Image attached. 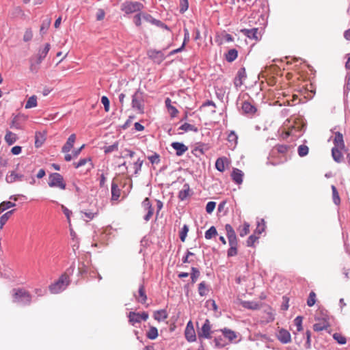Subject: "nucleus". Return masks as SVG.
Returning <instances> with one entry per match:
<instances>
[{
    "mask_svg": "<svg viewBox=\"0 0 350 350\" xmlns=\"http://www.w3.org/2000/svg\"><path fill=\"white\" fill-rule=\"evenodd\" d=\"M225 230L226 231V236L228 240L229 249L227 252L228 257H232L237 255L238 239L233 228L230 224H226Z\"/></svg>",
    "mask_w": 350,
    "mask_h": 350,
    "instance_id": "nucleus-1",
    "label": "nucleus"
},
{
    "mask_svg": "<svg viewBox=\"0 0 350 350\" xmlns=\"http://www.w3.org/2000/svg\"><path fill=\"white\" fill-rule=\"evenodd\" d=\"M13 301L23 306L29 305L31 302V294L23 288H14L12 290Z\"/></svg>",
    "mask_w": 350,
    "mask_h": 350,
    "instance_id": "nucleus-2",
    "label": "nucleus"
},
{
    "mask_svg": "<svg viewBox=\"0 0 350 350\" xmlns=\"http://www.w3.org/2000/svg\"><path fill=\"white\" fill-rule=\"evenodd\" d=\"M5 180L8 183H13L16 181H23V180H29V183L33 185L35 183V178L30 173L23 174L21 172H17L14 170L10 171L8 172L5 177Z\"/></svg>",
    "mask_w": 350,
    "mask_h": 350,
    "instance_id": "nucleus-3",
    "label": "nucleus"
},
{
    "mask_svg": "<svg viewBox=\"0 0 350 350\" xmlns=\"http://www.w3.org/2000/svg\"><path fill=\"white\" fill-rule=\"evenodd\" d=\"M132 107L138 113H144V93L138 89L132 96Z\"/></svg>",
    "mask_w": 350,
    "mask_h": 350,
    "instance_id": "nucleus-4",
    "label": "nucleus"
},
{
    "mask_svg": "<svg viewBox=\"0 0 350 350\" xmlns=\"http://www.w3.org/2000/svg\"><path fill=\"white\" fill-rule=\"evenodd\" d=\"M69 282L68 276L66 274H63L57 281L49 286V291L53 294L59 293L66 289Z\"/></svg>",
    "mask_w": 350,
    "mask_h": 350,
    "instance_id": "nucleus-5",
    "label": "nucleus"
},
{
    "mask_svg": "<svg viewBox=\"0 0 350 350\" xmlns=\"http://www.w3.org/2000/svg\"><path fill=\"white\" fill-rule=\"evenodd\" d=\"M48 185L50 187H57L64 190L66 189V183L63 176L57 172L52 173L49 175Z\"/></svg>",
    "mask_w": 350,
    "mask_h": 350,
    "instance_id": "nucleus-6",
    "label": "nucleus"
},
{
    "mask_svg": "<svg viewBox=\"0 0 350 350\" xmlns=\"http://www.w3.org/2000/svg\"><path fill=\"white\" fill-rule=\"evenodd\" d=\"M144 8L142 3L138 1H125L121 5V10L126 14L141 11Z\"/></svg>",
    "mask_w": 350,
    "mask_h": 350,
    "instance_id": "nucleus-7",
    "label": "nucleus"
},
{
    "mask_svg": "<svg viewBox=\"0 0 350 350\" xmlns=\"http://www.w3.org/2000/svg\"><path fill=\"white\" fill-rule=\"evenodd\" d=\"M127 317L129 323L135 326L136 323H140L142 321H146L148 319V314L146 312L141 314L135 312H130Z\"/></svg>",
    "mask_w": 350,
    "mask_h": 350,
    "instance_id": "nucleus-8",
    "label": "nucleus"
},
{
    "mask_svg": "<svg viewBox=\"0 0 350 350\" xmlns=\"http://www.w3.org/2000/svg\"><path fill=\"white\" fill-rule=\"evenodd\" d=\"M212 333L210 321L206 319L202 327L198 331V338L200 340L202 338H211Z\"/></svg>",
    "mask_w": 350,
    "mask_h": 350,
    "instance_id": "nucleus-9",
    "label": "nucleus"
},
{
    "mask_svg": "<svg viewBox=\"0 0 350 350\" xmlns=\"http://www.w3.org/2000/svg\"><path fill=\"white\" fill-rule=\"evenodd\" d=\"M142 206L144 210L146 212V214L144 217V219L146 221H148L151 219L154 213V208H152L150 199L148 198H146L143 200Z\"/></svg>",
    "mask_w": 350,
    "mask_h": 350,
    "instance_id": "nucleus-10",
    "label": "nucleus"
},
{
    "mask_svg": "<svg viewBox=\"0 0 350 350\" xmlns=\"http://www.w3.org/2000/svg\"><path fill=\"white\" fill-rule=\"evenodd\" d=\"M148 55L152 60H153L154 62L158 64H161L165 58L161 51H157L155 49H150L148 51Z\"/></svg>",
    "mask_w": 350,
    "mask_h": 350,
    "instance_id": "nucleus-11",
    "label": "nucleus"
},
{
    "mask_svg": "<svg viewBox=\"0 0 350 350\" xmlns=\"http://www.w3.org/2000/svg\"><path fill=\"white\" fill-rule=\"evenodd\" d=\"M241 32L250 39L254 40H259L261 39V34L258 28L243 29L241 30Z\"/></svg>",
    "mask_w": 350,
    "mask_h": 350,
    "instance_id": "nucleus-12",
    "label": "nucleus"
},
{
    "mask_svg": "<svg viewBox=\"0 0 350 350\" xmlns=\"http://www.w3.org/2000/svg\"><path fill=\"white\" fill-rule=\"evenodd\" d=\"M143 18L148 23H150L154 25L157 27H159L161 28H163L165 29L170 30V28L167 25L163 23L162 21L153 18V16H151L150 14H144Z\"/></svg>",
    "mask_w": 350,
    "mask_h": 350,
    "instance_id": "nucleus-13",
    "label": "nucleus"
},
{
    "mask_svg": "<svg viewBox=\"0 0 350 350\" xmlns=\"http://www.w3.org/2000/svg\"><path fill=\"white\" fill-rule=\"evenodd\" d=\"M51 45L49 43H46L43 48H40L37 54V59L36 61V64L37 65L40 64L42 60L46 57L49 51H50Z\"/></svg>",
    "mask_w": 350,
    "mask_h": 350,
    "instance_id": "nucleus-14",
    "label": "nucleus"
},
{
    "mask_svg": "<svg viewBox=\"0 0 350 350\" xmlns=\"http://www.w3.org/2000/svg\"><path fill=\"white\" fill-rule=\"evenodd\" d=\"M246 71L245 68H241L237 74L234 79V85L236 87H240L243 84V81L246 78Z\"/></svg>",
    "mask_w": 350,
    "mask_h": 350,
    "instance_id": "nucleus-15",
    "label": "nucleus"
},
{
    "mask_svg": "<svg viewBox=\"0 0 350 350\" xmlns=\"http://www.w3.org/2000/svg\"><path fill=\"white\" fill-rule=\"evenodd\" d=\"M76 140V135L72 134L70 135V137L68 138L67 142L66 144L63 146L62 148V152L64 153H68L73 147L74 144Z\"/></svg>",
    "mask_w": 350,
    "mask_h": 350,
    "instance_id": "nucleus-16",
    "label": "nucleus"
},
{
    "mask_svg": "<svg viewBox=\"0 0 350 350\" xmlns=\"http://www.w3.org/2000/svg\"><path fill=\"white\" fill-rule=\"evenodd\" d=\"M136 300L142 304H145L147 301V295L146 294L144 284H141L138 289V295H134Z\"/></svg>",
    "mask_w": 350,
    "mask_h": 350,
    "instance_id": "nucleus-17",
    "label": "nucleus"
},
{
    "mask_svg": "<svg viewBox=\"0 0 350 350\" xmlns=\"http://www.w3.org/2000/svg\"><path fill=\"white\" fill-rule=\"evenodd\" d=\"M191 194L192 191L190 189L189 184L185 183L184 184L183 189L178 193V198L180 200L183 201L186 200Z\"/></svg>",
    "mask_w": 350,
    "mask_h": 350,
    "instance_id": "nucleus-18",
    "label": "nucleus"
},
{
    "mask_svg": "<svg viewBox=\"0 0 350 350\" xmlns=\"http://www.w3.org/2000/svg\"><path fill=\"white\" fill-rule=\"evenodd\" d=\"M171 146L176 150L177 156L183 155L188 150V148L180 142H173Z\"/></svg>",
    "mask_w": 350,
    "mask_h": 350,
    "instance_id": "nucleus-19",
    "label": "nucleus"
},
{
    "mask_svg": "<svg viewBox=\"0 0 350 350\" xmlns=\"http://www.w3.org/2000/svg\"><path fill=\"white\" fill-rule=\"evenodd\" d=\"M278 338L281 342L284 344L288 343L291 342V339L290 333L284 329H282L279 331Z\"/></svg>",
    "mask_w": 350,
    "mask_h": 350,
    "instance_id": "nucleus-20",
    "label": "nucleus"
},
{
    "mask_svg": "<svg viewBox=\"0 0 350 350\" xmlns=\"http://www.w3.org/2000/svg\"><path fill=\"white\" fill-rule=\"evenodd\" d=\"M334 147H337L340 149L345 148V142L343 139V135L340 132H335V136L334 138Z\"/></svg>",
    "mask_w": 350,
    "mask_h": 350,
    "instance_id": "nucleus-21",
    "label": "nucleus"
},
{
    "mask_svg": "<svg viewBox=\"0 0 350 350\" xmlns=\"http://www.w3.org/2000/svg\"><path fill=\"white\" fill-rule=\"evenodd\" d=\"M232 178L234 183L238 185H240L243 182V173L241 170L235 168L233 170L232 174Z\"/></svg>",
    "mask_w": 350,
    "mask_h": 350,
    "instance_id": "nucleus-22",
    "label": "nucleus"
},
{
    "mask_svg": "<svg viewBox=\"0 0 350 350\" xmlns=\"http://www.w3.org/2000/svg\"><path fill=\"white\" fill-rule=\"evenodd\" d=\"M120 196V189L118 188V184L114 181L111 183V200H118Z\"/></svg>",
    "mask_w": 350,
    "mask_h": 350,
    "instance_id": "nucleus-23",
    "label": "nucleus"
},
{
    "mask_svg": "<svg viewBox=\"0 0 350 350\" xmlns=\"http://www.w3.org/2000/svg\"><path fill=\"white\" fill-rule=\"evenodd\" d=\"M241 108L245 113L249 114L254 113L256 110L255 107L247 101H244L243 103Z\"/></svg>",
    "mask_w": 350,
    "mask_h": 350,
    "instance_id": "nucleus-24",
    "label": "nucleus"
},
{
    "mask_svg": "<svg viewBox=\"0 0 350 350\" xmlns=\"http://www.w3.org/2000/svg\"><path fill=\"white\" fill-rule=\"evenodd\" d=\"M221 332H222L224 337L228 339L230 342H232L237 336L234 331L228 328H224L221 329Z\"/></svg>",
    "mask_w": 350,
    "mask_h": 350,
    "instance_id": "nucleus-25",
    "label": "nucleus"
},
{
    "mask_svg": "<svg viewBox=\"0 0 350 350\" xmlns=\"http://www.w3.org/2000/svg\"><path fill=\"white\" fill-rule=\"evenodd\" d=\"M241 304L243 308L247 309L257 310L259 308V304L256 301H243Z\"/></svg>",
    "mask_w": 350,
    "mask_h": 350,
    "instance_id": "nucleus-26",
    "label": "nucleus"
},
{
    "mask_svg": "<svg viewBox=\"0 0 350 350\" xmlns=\"http://www.w3.org/2000/svg\"><path fill=\"white\" fill-rule=\"evenodd\" d=\"M332 156L333 159L337 162L340 163L342 159V154L341 153L340 148L337 147H333L332 149Z\"/></svg>",
    "mask_w": 350,
    "mask_h": 350,
    "instance_id": "nucleus-27",
    "label": "nucleus"
},
{
    "mask_svg": "<svg viewBox=\"0 0 350 350\" xmlns=\"http://www.w3.org/2000/svg\"><path fill=\"white\" fill-rule=\"evenodd\" d=\"M227 162V159L225 157L218 158L215 162V167L216 169L222 172L225 170V165Z\"/></svg>",
    "mask_w": 350,
    "mask_h": 350,
    "instance_id": "nucleus-28",
    "label": "nucleus"
},
{
    "mask_svg": "<svg viewBox=\"0 0 350 350\" xmlns=\"http://www.w3.org/2000/svg\"><path fill=\"white\" fill-rule=\"evenodd\" d=\"M35 138V146L37 148L40 147L44 144L46 139L44 134L40 132L36 133Z\"/></svg>",
    "mask_w": 350,
    "mask_h": 350,
    "instance_id": "nucleus-29",
    "label": "nucleus"
},
{
    "mask_svg": "<svg viewBox=\"0 0 350 350\" xmlns=\"http://www.w3.org/2000/svg\"><path fill=\"white\" fill-rule=\"evenodd\" d=\"M237 56L238 51L234 49H232L226 54V59L228 62H232L237 58Z\"/></svg>",
    "mask_w": 350,
    "mask_h": 350,
    "instance_id": "nucleus-30",
    "label": "nucleus"
},
{
    "mask_svg": "<svg viewBox=\"0 0 350 350\" xmlns=\"http://www.w3.org/2000/svg\"><path fill=\"white\" fill-rule=\"evenodd\" d=\"M154 318L158 321H164L167 318V314L165 310H160L154 312Z\"/></svg>",
    "mask_w": 350,
    "mask_h": 350,
    "instance_id": "nucleus-31",
    "label": "nucleus"
},
{
    "mask_svg": "<svg viewBox=\"0 0 350 350\" xmlns=\"http://www.w3.org/2000/svg\"><path fill=\"white\" fill-rule=\"evenodd\" d=\"M185 336L188 342H194L196 340L195 329H185Z\"/></svg>",
    "mask_w": 350,
    "mask_h": 350,
    "instance_id": "nucleus-32",
    "label": "nucleus"
},
{
    "mask_svg": "<svg viewBox=\"0 0 350 350\" xmlns=\"http://www.w3.org/2000/svg\"><path fill=\"white\" fill-rule=\"evenodd\" d=\"M240 237H243L250 232V224L247 222H244L243 226L238 228Z\"/></svg>",
    "mask_w": 350,
    "mask_h": 350,
    "instance_id": "nucleus-33",
    "label": "nucleus"
},
{
    "mask_svg": "<svg viewBox=\"0 0 350 350\" xmlns=\"http://www.w3.org/2000/svg\"><path fill=\"white\" fill-rule=\"evenodd\" d=\"M14 210H11L4 213L0 218V229L3 228L7 221L9 219L10 216L13 214Z\"/></svg>",
    "mask_w": 350,
    "mask_h": 350,
    "instance_id": "nucleus-34",
    "label": "nucleus"
},
{
    "mask_svg": "<svg viewBox=\"0 0 350 350\" xmlns=\"http://www.w3.org/2000/svg\"><path fill=\"white\" fill-rule=\"evenodd\" d=\"M16 134L10 132V131H8L5 134V142L8 144V145H12L13 144L15 143V142L16 141Z\"/></svg>",
    "mask_w": 350,
    "mask_h": 350,
    "instance_id": "nucleus-35",
    "label": "nucleus"
},
{
    "mask_svg": "<svg viewBox=\"0 0 350 350\" xmlns=\"http://www.w3.org/2000/svg\"><path fill=\"white\" fill-rule=\"evenodd\" d=\"M37 106V97L34 95L31 96L27 100L25 104V109H31Z\"/></svg>",
    "mask_w": 350,
    "mask_h": 350,
    "instance_id": "nucleus-36",
    "label": "nucleus"
},
{
    "mask_svg": "<svg viewBox=\"0 0 350 350\" xmlns=\"http://www.w3.org/2000/svg\"><path fill=\"white\" fill-rule=\"evenodd\" d=\"M208 289L204 281L198 284V293L200 296L203 297L207 295Z\"/></svg>",
    "mask_w": 350,
    "mask_h": 350,
    "instance_id": "nucleus-37",
    "label": "nucleus"
},
{
    "mask_svg": "<svg viewBox=\"0 0 350 350\" xmlns=\"http://www.w3.org/2000/svg\"><path fill=\"white\" fill-rule=\"evenodd\" d=\"M16 206V204L10 201H5L0 204V213H3L5 210L12 208Z\"/></svg>",
    "mask_w": 350,
    "mask_h": 350,
    "instance_id": "nucleus-38",
    "label": "nucleus"
},
{
    "mask_svg": "<svg viewBox=\"0 0 350 350\" xmlns=\"http://www.w3.org/2000/svg\"><path fill=\"white\" fill-rule=\"evenodd\" d=\"M179 129L180 130H183L184 131H194V132H198V129L197 127H196L194 125H192L191 124H189V123H185L183 124V125H181L180 127H179Z\"/></svg>",
    "mask_w": 350,
    "mask_h": 350,
    "instance_id": "nucleus-39",
    "label": "nucleus"
},
{
    "mask_svg": "<svg viewBox=\"0 0 350 350\" xmlns=\"http://www.w3.org/2000/svg\"><path fill=\"white\" fill-rule=\"evenodd\" d=\"M332 191L333 202L336 205H338L340 203V198L336 187L334 185H332Z\"/></svg>",
    "mask_w": 350,
    "mask_h": 350,
    "instance_id": "nucleus-40",
    "label": "nucleus"
},
{
    "mask_svg": "<svg viewBox=\"0 0 350 350\" xmlns=\"http://www.w3.org/2000/svg\"><path fill=\"white\" fill-rule=\"evenodd\" d=\"M328 326V323L326 322L317 323L313 325V329L315 332H320L326 329Z\"/></svg>",
    "mask_w": 350,
    "mask_h": 350,
    "instance_id": "nucleus-41",
    "label": "nucleus"
},
{
    "mask_svg": "<svg viewBox=\"0 0 350 350\" xmlns=\"http://www.w3.org/2000/svg\"><path fill=\"white\" fill-rule=\"evenodd\" d=\"M217 234V230L215 226H211L208 230L205 232V238L206 239H211L213 237Z\"/></svg>",
    "mask_w": 350,
    "mask_h": 350,
    "instance_id": "nucleus-42",
    "label": "nucleus"
},
{
    "mask_svg": "<svg viewBox=\"0 0 350 350\" xmlns=\"http://www.w3.org/2000/svg\"><path fill=\"white\" fill-rule=\"evenodd\" d=\"M144 161L140 159H137L135 162L133 163V169H134V174L137 175L141 171L142 166L143 165Z\"/></svg>",
    "mask_w": 350,
    "mask_h": 350,
    "instance_id": "nucleus-43",
    "label": "nucleus"
},
{
    "mask_svg": "<svg viewBox=\"0 0 350 350\" xmlns=\"http://www.w3.org/2000/svg\"><path fill=\"white\" fill-rule=\"evenodd\" d=\"M148 338L154 340L158 336V330L155 327H151L146 334Z\"/></svg>",
    "mask_w": 350,
    "mask_h": 350,
    "instance_id": "nucleus-44",
    "label": "nucleus"
},
{
    "mask_svg": "<svg viewBox=\"0 0 350 350\" xmlns=\"http://www.w3.org/2000/svg\"><path fill=\"white\" fill-rule=\"evenodd\" d=\"M191 282L193 284L197 281L198 278H199L200 272L198 269L193 267L191 268Z\"/></svg>",
    "mask_w": 350,
    "mask_h": 350,
    "instance_id": "nucleus-45",
    "label": "nucleus"
},
{
    "mask_svg": "<svg viewBox=\"0 0 350 350\" xmlns=\"http://www.w3.org/2000/svg\"><path fill=\"white\" fill-rule=\"evenodd\" d=\"M188 232L189 227L187 224H185L183 226L179 234L181 241L184 242L185 241Z\"/></svg>",
    "mask_w": 350,
    "mask_h": 350,
    "instance_id": "nucleus-46",
    "label": "nucleus"
},
{
    "mask_svg": "<svg viewBox=\"0 0 350 350\" xmlns=\"http://www.w3.org/2000/svg\"><path fill=\"white\" fill-rule=\"evenodd\" d=\"M148 159L152 165L158 164L160 163L161 161L160 155L157 152H154L153 154L148 156Z\"/></svg>",
    "mask_w": 350,
    "mask_h": 350,
    "instance_id": "nucleus-47",
    "label": "nucleus"
},
{
    "mask_svg": "<svg viewBox=\"0 0 350 350\" xmlns=\"http://www.w3.org/2000/svg\"><path fill=\"white\" fill-rule=\"evenodd\" d=\"M333 338H334V340H336L338 344L340 345H344L347 342V340H346V338L345 336H343L342 335H341L339 333H335L333 335Z\"/></svg>",
    "mask_w": 350,
    "mask_h": 350,
    "instance_id": "nucleus-48",
    "label": "nucleus"
},
{
    "mask_svg": "<svg viewBox=\"0 0 350 350\" xmlns=\"http://www.w3.org/2000/svg\"><path fill=\"white\" fill-rule=\"evenodd\" d=\"M308 147L306 145H300L298 147V154L300 157H304L306 156L308 154Z\"/></svg>",
    "mask_w": 350,
    "mask_h": 350,
    "instance_id": "nucleus-49",
    "label": "nucleus"
},
{
    "mask_svg": "<svg viewBox=\"0 0 350 350\" xmlns=\"http://www.w3.org/2000/svg\"><path fill=\"white\" fill-rule=\"evenodd\" d=\"M316 302V294L314 291H311L307 300V305L310 307L313 306Z\"/></svg>",
    "mask_w": 350,
    "mask_h": 350,
    "instance_id": "nucleus-50",
    "label": "nucleus"
},
{
    "mask_svg": "<svg viewBox=\"0 0 350 350\" xmlns=\"http://www.w3.org/2000/svg\"><path fill=\"white\" fill-rule=\"evenodd\" d=\"M302 320H303V318L301 316H298L294 319V324L297 327V332H300L303 329Z\"/></svg>",
    "mask_w": 350,
    "mask_h": 350,
    "instance_id": "nucleus-51",
    "label": "nucleus"
},
{
    "mask_svg": "<svg viewBox=\"0 0 350 350\" xmlns=\"http://www.w3.org/2000/svg\"><path fill=\"white\" fill-rule=\"evenodd\" d=\"M237 135L235 134L234 131H231L228 135V140L230 143H232V145L236 146L237 144Z\"/></svg>",
    "mask_w": 350,
    "mask_h": 350,
    "instance_id": "nucleus-52",
    "label": "nucleus"
},
{
    "mask_svg": "<svg viewBox=\"0 0 350 350\" xmlns=\"http://www.w3.org/2000/svg\"><path fill=\"white\" fill-rule=\"evenodd\" d=\"M180 1V12L184 13L189 8L188 0H179Z\"/></svg>",
    "mask_w": 350,
    "mask_h": 350,
    "instance_id": "nucleus-53",
    "label": "nucleus"
},
{
    "mask_svg": "<svg viewBox=\"0 0 350 350\" xmlns=\"http://www.w3.org/2000/svg\"><path fill=\"white\" fill-rule=\"evenodd\" d=\"M258 239V237H256L254 234L250 235L246 241L247 247H252L254 243Z\"/></svg>",
    "mask_w": 350,
    "mask_h": 350,
    "instance_id": "nucleus-54",
    "label": "nucleus"
},
{
    "mask_svg": "<svg viewBox=\"0 0 350 350\" xmlns=\"http://www.w3.org/2000/svg\"><path fill=\"white\" fill-rule=\"evenodd\" d=\"M118 143L115 142L112 145H110L109 146L105 147V153H110L113 151L118 150Z\"/></svg>",
    "mask_w": 350,
    "mask_h": 350,
    "instance_id": "nucleus-55",
    "label": "nucleus"
},
{
    "mask_svg": "<svg viewBox=\"0 0 350 350\" xmlns=\"http://www.w3.org/2000/svg\"><path fill=\"white\" fill-rule=\"evenodd\" d=\"M214 342L215 346L219 348L224 347L226 345V342L221 336L215 337L214 339Z\"/></svg>",
    "mask_w": 350,
    "mask_h": 350,
    "instance_id": "nucleus-56",
    "label": "nucleus"
},
{
    "mask_svg": "<svg viewBox=\"0 0 350 350\" xmlns=\"http://www.w3.org/2000/svg\"><path fill=\"white\" fill-rule=\"evenodd\" d=\"M101 103L104 105L105 111L108 112L109 111V100L106 96L101 97Z\"/></svg>",
    "mask_w": 350,
    "mask_h": 350,
    "instance_id": "nucleus-57",
    "label": "nucleus"
},
{
    "mask_svg": "<svg viewBox=\"0 0 350 350\" xmlns=\"http://www.w3.org/2000/svg\"><path fill=\"white\" fill-rule=\"evenodd\" d=\"M215 206L216 203L215 202H208L206 206V211L209 214L211 213L214 211Z\"/></svg>",
    "mask_w": 350,
    "mask_h": 350,
    "instance_id": "nucleus-58",
    "label": "nucleus"
},
{
    "mask_svg": "<svg viewBox=\"0 0 350 350\" xmlns=\"http://www.w3.org/2000/svg\"><path fill=\"white\" fill-rule=\"evenodd\" d=\"M33 33L30 29H27L23 36V40L25 42H28L32 39Z\"/></svg>",
    "mask_w": 350,
    "mask_h": 350,
    "instance_id": "nucleus-59",
    "label": "nucleus"
},
{
    "mask_svg": "<svg viewBox=\"0 0 350 350\" xmlns=\"http://www.w3.org/2000/svg\"><path fill=\"white\" fill-rule=\"evenodd\" d=\"M18 116H15L12 121V124H11V127L12 128H15V129H21V124L19 123L18 122Z\"/></svg>",
    "mask_w": 350,
    "mask_h": 350,
    "instance_id": "nucleus-60",
    "label": "nucleus"
},
{
    "mask_svg": "<svg viewBox=\"0 0 350 350\" xmlns=\"http://www.w3.org/2000/svg\"><path fill=\"white\" fill-rule=\"evenodd\" d=\"M262 224H258V226L254 232L256 234H260L265 230V226L263 219H262Z\"/></svg>",
    "mask_w": 350,
    "mask_h": 350,
    "instance_id": "nucleus-61",
    "label": "nucleus"
},
{
    "mask_svg": "<svg viewBox=\"0 0 350 350\" xmlns=\"http://www.w3.org/2000/svg\"><path fill=\"white\" fill-rule=\"evenodd\" d=\"M91 159L90 158H84V159H81L78 163H75V167L76 168H79L81 166H83L84 165H85L87 163L88 161H90Z\"/></svg>",
    "mask_w": 350,
    "mask_h": 350,
    "instance_id": "nucleus-62",
    "label": "nucleus"
},
{
    "mask_svg": "<svg viewBox=\"0 0 350 350\" xmlns=\"http://www.w3.org/2000/svg\"><path fill=\"white\" fill-rule=\"evenodd\" d=\"M105 16V12L103 9H98L96 12V20L97 21H102Z\"/></svg>",
    "mask_w": 350,
    "mask_h": 350,
    "instance_id": "nucleus-63",
    "label": "nucleus"
},
{
    "mask_svg": "<svg viewBox=\"0 0 350 350\" xmlns=\"http://www.w3.org/2000/svg\"><path fill=\"white\" fill-rule=\"evenodd\" d=\"M275 148L278 152L283 154L287 152L288 147L286 145H278Z\"/></svg>",
    "mask_w": 350,
    "mask_h": 350,
    "instance_id": "nucleus-64",
    "label": "nucleus"
}]
</instances>
